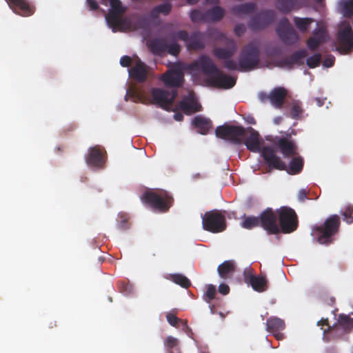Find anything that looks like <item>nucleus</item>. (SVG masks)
<instances>
[{
    "label": "nucleus",
    "instance_id": "1",
    "mask_svg": "<svg viewBox=\"0 0 353 353\" xmlns=\"http://www.w3.org/2000/svg\"><path fill=\"white\" fill-rule=\"evenodd\" d=\"M243 143L248 150L253 152H261L262 157L270 169L288 170L286 164L276 154V150L270 146H264L261 150L259 134L252 127L245 129Z\"/></svg>",
    "mask_w": 353,
    "mask_h": 353
},
{
    "label": "nucleus",
    "instance_id": "2",
    "mask_svg": "<svg viewBox=\"0 0 353 353\" xmlns=\"http://www.w3.org/2000/svg\"><path fill=\"white\" fill-rule=\"evenodd\" d=\"M341 224L340 217L337 214L329 216L323 225L314 226L312 229V235L321 244H328L332 241V236L336 234Z\"/></svg>",
    "mask_w": 353,
    "mask_h": 353
},
{
    "label": "nucleus",
    "instance_id": "3",
    "mask_svg": "<svg viewBox=\"0 0 353 353\" xmlns=\"http://www.w3.org/2000/svg\"><path fill=\"white\" fill-rule=\"evenodd\" d=\"M143 202L154 210L165 212L171 207L174 199L164 190H154L145 192L142 196Z\"/></svg>",
    "mask_w": 353,
    "mask_h": 353
},
{
    "label": "nucleus",
    "instance_id": "4",
    "mask_svg": "<svg viewBox=\"0 0 353 353\" xmlns=\"http://www.w3.org/2000/svg\"><path fill=\"white\" fill-rule=\"evenodd\" d=\"M239 63L240 72H250L259 67L260 50L256 43L250 42L242 48Z\"/></svg>",
    "mask_w": 353,
    "mask_h": 353
},
{
    "label": "nucleus",
    "instance_id": "5",
    "mask_svg": "<svg viewBox=\"0 0 353 353\" xmlns=\"http://www.w3.org/2000/svg\"><path fill=\"white\" fill-rule=\"evenodd\" d=\"M152 103L166 110L174 112L173 118L176 120V105L174 99L176 97V90H168L154 88L150 90Z\"/></svg>",
    "mask_w": 353,
    "mask_h": 353
},
{
    "label": "nucleus",
    "instance_id": "6",
    "mask_svg": "<svg viewBox=\"0 0 353 353\" xmlns=\"http://www.w3.org/2000/svg\"><path fill=\"white\" fill-rule=\"evenodd\" d=\"M336 50L347 54L353 52V30L347 21H343L339 26L336 37Z\"/></svg>",
    "mask_w": 353,
    "mask_h": 353
},
{
    "label": "nucleus",
    "instance_id": "7",
    "mask_svg": "<svg viewBox=\"0 0 353 353\" xmlns=\"http://www.w3.org/2000/svg\"><path fill=\"white\" fill-rule=\"evenodd\" d=\"M148 46L154 55H161L168 52L176 57V34L172 33L169 37L152 39L148 42Z\"/></svg>",
    "mask_w": 353,
    "mask_h": 353
},
{
    "label": "nucleus",
    "instance_id": "8",
    "mask_svg": "<svg viewBox=\"0 0 353 353\" xmlns=\"http://www.w3.org/2000/svg\"><path fill=\"white\" fill-rule=\"evenodd\" d=\"M280 232L289 234L295 231L299 225L298 217L294 210L283 206L276 210Z\"/></svg>",
    "mask_w": 353,
    "mask_h": 353
},
{
    "label": "nucleus",
    "instance_id": "9",
    "mask_svg": "<svg viewBox=\"0 0 353 353\" xmlns=\"http://www.w3.org/2000/svg\"><path fill=\"white\" fill-rule=\"evenodd\" d=\"M245 134V128L240 125L224 124L216 127L215 130L216 137L235 144L241 143Z\"/></svg>",
    "mask_w": 353,
    "mask_h": 353
},
{
    "label": "nucleus",
    "instance_id": "10",
    "mask_svg": "<svg viewBox=\"0 0 353 353\" xmlns=\"http://www.w3.org/2000/svg\"><path fill=\"white\" fill-rule=\"evenodd\" d=\"M202 225L205 230L212 233L221 232L226 228L225 218L219 211H209L202 216Z\"/></svg>",
    "mask_w": 353,
    "mask_h": 353
},
{
    "label": "nucleus",
    "instance_id": "11",
    "mask_svg": "<svg viewBox=\"0 0 353 353\" xmlns=\"http://www.w3.org/2000/svg\"><path fill=\"white\" fill-rule=\"evenodd\" d=\"M185 68L190 72L201 71L206 78L212 77L219 69L211 58L207 55H201L197 59L186 65Z\"/></svg>",
    "mask_w": 353,
    "mask_h": 353
},
{
    "label": "nucleus",
    "instance_id": "12",
    "mask_svg": "<svg viewBox=\"0 0 353 353\" xmlns=\"http://www.w3.org/2000/svg\"><path fill=\"white\" fill-rule=\"evenodd\" d=\"M206 34L199 31H195L189 34L185 30H178V39H181L186 43L189 50H201L205 48Z\"/></svg>",
    "mask_w": 353,
    "mask_h": 353
},
{
    "label": "nucleus",
    "instance_id": "13",
    "mask_svg": "<svg viewBox=\"0 0 353 353\" xmlns=\"http://www.w3.org/2000/svg\"><path fill=\"white\" fill-rule=\"evenodd\" d=\"M276 32L283 43L292 45L299 40V35L290 24L289 20L284 17L281 19L276 28Z\"/></svg>",
    "mask_w": 353,
    "mask_h": 353
},
{
    "label": "nucleus",
    "instance_id": "14",
    "mask_svg": "<svg viewBox=\"0 0 353 353\" xmlns=\"http://www.w3.org/2000/svg\"><path fill=\"white\" fill-rule=\"evenodd\" d=\"M276 19L273 10H261L251 18L248 26L253 31L261 30L272 23Z\"/></svg>",
    "mask_w": 353,
    "mask_h": 353
},
{
    "label": "nucleus",
    "instance_id": "15",
    "mask_svg": "<svg viewBox=\"0 0 353 353\" xmlns=\"http://www.w3.org/2000/svg\"><path fill=\"white\" fill-rule=\"evenodd\" d=\"M260 226L262 227L269 234H277L280 232L277 224V212L272 208H268L261 212L259 216Z\"/></svg>",
    "mask_w": 353,
    "mask_h": 353
},
{
    "label": "nucleus",
    "instance_id": "16",
    "mask_svg": "<svg viewBox=\"0 0 353 353\" xmlns=\"http://www.w3.org/2000/svg\"><path fill=\"white\" fill-rule=\"evenodd\" d=\"M205 82L209 86L228 90L235 85L236 78L228 75L218 69V72H216L212 77L206 78Z\"/></svg>",
    "mask_w": 353,
    "mask_h": 353
},
{
    "label": "nucleus",
    "instance_id": "17",
    "mask_svg": "<svg viewBox=\"0 0 353 353\" xmlns=\"http://www.w3.org/2000/svg\"><path fill=\"white\" fill-rule=\"evenodd\" d=\"M178 110H181L188 115H191L202 110V106L196 99L194 92H189L181 101H178Z\"/></svg>",
    "mask_w": 353,
    "mask_h": 353
},
{
    "label": "nucleus",
    "instance_id": "18",
    "mask_svg": "<svg viewBox=\"0 0 353 353\" xmlns=\"http://www.w3.org/2000/svg\"><path fill=\"white\" fill-rule=\"evenodd\" d=\"M308 0H276V8L283 14H288L292 10L307 6Z\"/></svg>",
    "mask_w": 353,
    "mask_h": 353
},
{
    "label": "nucleus",
    "instance_id": "19",
    "mask_svg": "<svg viewBox=\"0 0 353 353\" xmlns=\"http://www.w3.org/2000/svg\"><path fill=\"white\" fill-rule=\"evenodd\" d=\"M85 161L90 166L102 168L105 163V152L99 145L91 147L88 150Z\"/></svg>",
    "mask_w": 353,
    "mask_h": 353
},
{
    "label": "nucleus",
    "instance_id": "20",
    "mask_svg": "<svg viewBox=\"0 0 353 353\" xmlns=\"http://www.w3.org/2000/svg\"><path fill=\"white\" fill-rule=\"evenodd\" d=\"M307 51L304 49L297 50L292 54L283 58L279 63L282 67L292 69L294 65H302L304 64V59L307 57Z\"/></svg>",
    "mask_w": 353,
    "mask_h": 353
},
{
    "label": "nucleus",
    "instance_id": "21",
    "mask_svg": "<svg viewBox=\"0 0 353 353\" xmlns=\"http://www.w3.org/2000/svg\"><path fill=\"white\" fill-rule=\"evenodd\" d=\"M129 75L133 80L143 83L148 77L147 65L140 59H137L134 65L129 69Z\"/></svg>",
    "mask_w": 353,
    "mask_h": 353
},
{
    "label": "nucleus",
    "instance_id": "22",
    "mask_svg": "<svg viewBox=\"0 0 353 353\" xmlns=\"http://www.w3.org/2000/svg\"><path fill=\"white\" fill-rule=\"evenodd\" d=\"M9 6L17 14L23 17L30 16L34 13L33 7L27 0H6Z\"/></svg>",
    "mask_w": 353,
    "mask_h": 353
},
{
    "label": "nucleus",
    "instance_id": "23",
    "mask_svg": "<svg viewBox=\"0 0 353 353\" xmlns=\"http://www.w3.org/2000/svg\"><path fill=\"white\" fill-rule=\"evenodd\" d=\"M288 91L283 87L274 88L268 94L270 103L277 109H281L287 97Z\"/></svg>",
    "mask_w": 353,
    "mask_h": 353
},
{
    "label": "nucleus",
    "instance_id": "24",
    "mask_svg": "<svg viewBox=\"0 0 353 353\" xmlns=\"http://www.w3.org/2000/svg\"><path fill=\"white\" fill-rule=\"evenodd\" d=\"M227 47H216L213 49L214 55L219 59H228L232 58L235 54L237 47L232 39H227Z\"/></svg>",
    "mask_w": 353,
    "mask_h": 353
},
{
    "label": "nucleus",
    "instance_id": "25",
    "mask_svg": "<svg viewBox=\"0 0 353 353\" xmlns=\"http://www.w3.org/2000/svg\"><path fill=\"white\" fill-rule=\"evenodd\" d=\"M111 6V10L108 14V18L110 21L119 24L120 17L125 12V10L122 6L120 0H108Z\"/></svg>",
    "mask_w": 353,
    "mask_h": 353
},
{
    "label": "nucleus",
    "instance_id": "26",
    "mask_svg": "<svg viewBox=\"0 0 353 353\" xmlns=\"http://www.w3.org/2000/svg\"><path fill=\"white\" fill-rule=\"evenodd\" d=\"M332 329H335V332L342 330L341 335L343 333L353 332V318L344 314H339L337 322L333 325Z\"/></svg>",
    "mask_w": 353,
    "mask_h": 353
},
{
    "label": "nucleus",
    "instance_id": "27",
    "mask_svg": "<svg viewBox=\"0 0 353 353\" xmlns=\"http://www.w3.org/2000/svg\"><path fill=\"white\" fill-rule=\"evenodd\" d=\"M277 146L284 157L290 158L297 154L294 143L286 138L279 139Z\"/></svg>",
    "mask_w": 353,
    "mask_h": 353
},
{
    "label": "nucleus",
    "instance_id": "28",
    "mask_svg": "<svg viewBox=\"0 0 353 353\" xmlns=\"http://www.w3.org/2000/svg\"><path fill=\"white\" fill-rule=\"evenodd\" d=\"M192 124L197 131L202 134H206L212 128V121L202 115H197L192 121Z\"/></svg>",
    "mask_w": 353,
    "mask_h": 353
},
{
    "label": "nucleus",
    "instance_id": "29",
    "mask_svg": "<svg viewBox=\"0 0 353 353\" xmlns=\"http://www.w3.org/2000/svg\"><path fill=\"white\" fill-rule=\"evenodd\" d=\"M159 79L167 88L176 90V64H174L170 70L163 74Z\"/></svg>",
    "mask_w": 353,
    "mask_h": 353
},
{
    "label": "nucleus",
    "instance_id": "30",
    "mask_svg": "<svg viewBox=\"0 0 353 353\" xmlns=\"http://www.w3.org/2000/svg\"><path fill=\"white\" fill-rule=\"evenodd\" d=\"M225 11L221 6H216L205 10V22L215 23L220 21L225 16Z\"/></svg>",
    "mask_w": 353,
    "mask_h": 353
},
{
    "label": "nucleus",
    "instance_id": "31",
    "mask_svg": "<svg viewBox=\"0 0 353 353\" xmlns=\"http://www.w3.org/2000/svg\"><path fill=\"white\" fill-rule=\"evenodd\" d=\"M248 282L252 288L258 292H263L268 289V281L263 276L250 275Z\"/></svg>",
    "mask_w": 353,
    "mask_h": 353
},
{
    "label": "nucleus",
    "instance_id": "32",
    "mask_svg": "<svg viewBox=\"0 0 353 353\" xmlns=\"http://www.w3.org/2000/svg\"><path fill=\"white\" fill-rule=\"evenodd\" d=\"M256 8V6L254 3H245L233 6L231 11L235 16L241 17L254 12Z\"/></svg>",
    "mask_w": 353,
    "mask_h": 353
},
{
    "label": "nucleus",
    "instance_id": "33",
    "mask_svg": "<svg viewBox=\"0 0 353 353\" xmlns=\"http://www.w3.org/2000/svg\"><path fill=\"white\" fill-rule=\"evenodd\" d=\"M234 263L230 260L225 261L217 268L219 276L223 279L230 278L234 272Z\"/></svg>",
    "mask_w": 353,
    "mask_h": 353
},
{
    "label": "nucleus",
    "instance_id": "34",
    "mask_svg": "<svg viewBox=\"0 0 353 353\" xmlns=\"http://www.w3.org/2000/svg\"><path fill=\"white\" fill-rule=\"evenodd\" d=\"M285 327V321L280 318L271 316L266 321V330L271 333L283 330Z\"/></svg>",
    "mask_w": 353,
    "mask_h": 353
},
{
    "label": "nucleus",
    "instance_id": "35",
    "mask_svg": "<svg viewBox=\"0 0 353 353\" xmlns=\"http://www.w3.org/2000/svg\"><path fill=\"white\" fill-rule=\"evenodd\" d=\"M170 11L171 5L169 3H164L153 8L149 14V18L155 20L159 17L160 14L165 16L168 15Z\"/></svg>",
    "mask_w": 353,
    "mask_h": 353
},
{
    "label": "nucleus",
    "instance_id": "36",
    "mask_svg": "<svg viewBox=\"0 0 353 353\" xmlns=\"http://www.w3.org/2000/svg\"><path fill=\"white\" fill-rule=\"evenodd\" d=\"M339 13L344 17L350 18L353 16V0H340L338 3Z\"/></svg>",
    "mask_w": 353,
    "mask_h": 353
},
{
    "label": "nucleus",
    "instance_id": "37",
    "mask_svg": "<svg viewBox=\"0 0 353 353\" xmlns=\"http://www.w3.org/2000/svg\"><path fill=\"white\" fill-rule=\"evenodd\" d=\"M316 26L317 27L312 32V37L324 43L328 38L327 27L321 21H318Z\"/></svg>",
    "mask_w": 353,
    "mask_h": 353
},
{
    "label": "nucleus",
    "instance_id": "38",
    "mask_svg": "<svg viewBox=\"0 0 353 353\" xmlns=\"http://www.w3.org/2000/svg\"><path fill=\"white\" fill-rule=\"evenodd\" d=\"M314 19L310 17L301 18L299 17H294L293 18L294 23L296 28L301 32H307L310 25L314 22Z\"/></svg>",
    "mask_w": 353,
    "mask_h": 353
},
{
    "label": "nucleus",
    "instance_id": "39",
    "mask_svg": "<svg viewBox=\"0 0 353 353\" xmlns=\"http://www.w3.org/2000/svg\"><path fill=\"white\" fill-rule=\"evenodd\" d=\"M303 167V160L301 157H294L292 159L288 172L290 174H296L301 172Z\"/></svg>",
    "mask_w": 353,
    "mask_h": 353
},
{
    "label": "nucleus",
    "instance_id": "40",
    "mask_svg": "<svg viewBox=\"0 0 353 353\" xmlns=\"http://www.w3.org/2000/svg\"><path fill=\"white\" fill-rule=\"evenodd\" d=\"M243 228L250 230L255 227L260 226V218L259 216H246L241 224Z\"/></svg>",
    "mask_w": 353,
    "mask_h": 353
},
{
    "label": "nucleus",
    "instance_id": "41",
    "mask_svg": "<svg viewBox=\"0 0 353 353\" xmlns=\"http://www.w3.org/2000/svg\"><path fill=\"white\" fill-rule=\"evenodd\" d=\"M303 112L302 103L299 101H294L290 111L291 117L294 119H300Z\"/></svg>",
    "mask_w": 353,
    "mask_h": 353
},
{
    "label": "nucleus",
    "instance_id": "42",
    "mask_svg": "<svg viewBox=\"0 0 353 353\" xmlns=\"http://www.w3.org/2000/svg\"><path fill=\"white\" fill-rule=\"evenodd\" d=\"M190 19L194 23L205 22V11L194 9L190 12Z\"/></svg>",
    "mask_w": 353,
    "mask_h": 353
},
{
    "label": "nucleus",
    "instance_id": "43",
    "mask_svg": "<svg viewBox=\"0 0 353 353\" xmlns=\"http://www.w3.org/2000/svg\"><path fill=\"white\" fill-rule=\"evenodd\" d=\"M322 56L320 53H316L306 59V64L310 68H315L319 66Z\"/></svg>",
    "mask_w": 353,
    "mask_h": 353
},
{
    "label": "nucleus",
    "instance_id": "44",
    "mask_svg": "<svg viewBox=\"0 0 353 353\" xmlns=\"http://www.w3.org/2000/svg\"><path fill=\"white\" fill-rule=\"evenodd\" d=\"M343 220L347 223H353V206L348 205L345 208V211L342 213Z\"/></svg>",
    "mask_w": 353,
    "mask_h": 353
},
{
    "label": "nucleus",
    "instance_id": "45",
    "mask_svg": "<svg viewBox=\"0 0 353 353\" xmlns=\"http://www.w3.org/2000/svg\"><path fill=\"white\" fill-rule=\"evenodd\" d=\"M192 285L190 280L182 274L178 273V285L188 289Z\"/></svg>",
    "mask_w": 353,
    "mask_h": 353
},
{
    "label": "nucleus",
    "instance_id": "46",
    "mask_svg": "<svg viewBox=\"0 0 353 353\" xmlns=\"http://www.w3.org/2000/svg\"><path fill=\"white\" fill-rule=\"evenodd\" d=\"M164 345L168 353H174L172 349L176 345V339L172 336H168L164 341Z\"/></svg>",
    "mask_w": 353,
    "mask_h": 353
},
{
    "label": "nucleus",
    "instance_id": "47",
    "mask_svg": "<svg viewBox=\"0 0 353 353\" xmlns=\"http://www.w3.org/2000/svg\"><path fill=\"white\" fill-rule=\"evenodd\" d=\"M224 67L229 70H239V63H238L231 58L225 59L223 62Z\"/></svg>",
    "mask_w": 353,
    "mask_h": 353
},
{
    "label": "nucleus",
    "instance_id": "48",
    "mask_svg": "<svg viewBox=\"0 0 353 353\" xmlns=\"http://www.w3.org/2000/svg\"><path fill=\"white\" fill-rule=\"evenodd\" d=\"M181 327L182 330L190 338H193V332L188 327L187 321L178 318V327Z\"/></svg>",
    "mask_w": 353,
    "mask_h": 353
},
{
    "label": "nucleus",
    "instance_id": "49",
    "mask_svg": "<svg viewBox=\"0 0 353 353\" xmlns=\"http://www.w3.org/2000/svg\"><path fill=\"white\" fill-rule=\"evenodd\" d=\"M322 43H323L321 41H319L312 37H310L306 42L307 48L311 51H315Z\"/></svg>",
    "mask_w": 353,
    "mask_h": 353
},
{
    "label": "nucleus",
    "instance_id": "50",
    "mask_svg": "<svg viewBox=\"0 0 353 353\" xmlns=\"http://www.w3.org/2000/svg\"><path fill=\"white\" fill-rule=\"evenodd\" d=\"M182 63L178 61V88L181 87L183 84L184 81V75L183 72V69L187 70L185 67H183Z\"/></svg>",
    "mask_w": 353,
    "mask_h": 353
},
{
    "label": "nucleus",
    "instance_id": "51",
    "mask_svg": "<svg viewBox=\"0 0 353 353\" xmlns=\"http://www.w3.org/2000/svg\"><path fill=\"white\" fill-rule=\"evenodd\" d=\"M216 290L214 285H209L205 292V296L208 302H210L215 298Z\"/></svg>",
    "mask_w": 353,
    "mask_h": 353
},
{
    "label": "nucleus",
    "instance_id": "52",
    "mask_svg": "<svg viewBox=\"0 0 353 353\" xmlns=\"http://www.w3.org/2000/svg\"><path fill=\"white\" fill-rule=\"evenodd\" d=\"M119 227L121 230H127L129 228L128 219L126 215H120V223Z\"/></svg>",
    "mask_w": 353,
    "mask_h": 353
},
{
    "label": "nucleus",
    "instance_id": "53",
    "mask_svg": "<svg viewBox=\"0 0 353 353\" xmlns=\"http://www.w3.org/2000/svg\"><path fill=\"white\" fill-rule=\"evenodd\" d=\"M166 319L168 323L173 327H176V314L172 312H168L166 314Z\"/></svg>",
    "mask_w": 353,
    "mask_h": 353
},
{
    "label": "nucleus",
    "instance_id": "54",
    "mask_svg": "<svg viewBox=\"0 0 353 353\" xmlns=\"http://www.w3.org/2000/svg\"><path fill=\"white\" fill-rule=\"evenodd\" d=\"M335 61V58L333 55H328L325 57L324 61H323V66L326 68H330L334 65Z\"/></svg>",
    "mask_w": 353,
    "mask_h": 353
},
{
    "label": "nucleus",
    "instance_id": "55",
    "mask_svg": "<svg viewBox=\"0 0 353 353\" xmlns=\"http://www.w3.org/2000/svg\"><path fill=\"white\" fill-rule=\"evenodd\" d=\"M132 63V59L130 57L125 55L120 59V64L123 67H129Z\"/></svg>",
    "mask_w": 353,
    "mask_h": 353
},
{
    "label": "nucleus",
    "instance_id": "56",
    "mask_svg": "<svg viewBox=\"0 0 353 353\" xmlns=\"http://www.w3.org/2000/svg\"><path fill=\"white\" fill-rule=\"evenodd\" d=\"M318 325L319 326H327V332L330 333H333L335 332V329H332L333 326H330L328 323V319H322L318 322Z\"/></svg>",
    "mask_w": 353,
    "mask_h": 353
},
{
    "label": "nucleus",
    "instance_id": "57",
    "mask_svg": "<svg viewBox=\"0 0 353 353\" xmlns=\"http://www.w3.org/2000/svg\"><path fill=\"white\" fill-rule=\"evenodd\" d=\"M245 32V26L244 24L240 23L235 26L234 32L238 37L241 36Z\"/></svg>",
    "mask_w": 353,
    "mask_h": 353
},
{
    "label": "nucleus",
    "instance_id": "58",
    "mask_svg": "<svg viewBox=\"0 0 353 353\" xmlns=\"http://www.w3.org/2000/svg\"><path fill=\"white\" fill-rule=\"evenodd\" d=\"M219 292L223 295H226L230 292V288L227 284L221 283L219 286Z\"/></svg>",
    "mask_w": 353,
    "mask_h": 353
},
{
    "label": "nucleus",
    "instance_id": "59",
    "mask_svg": "<svg viewBox=\"0 0 353 353\" xmlns=\"http://www.w3.org/2000/svg\"><path fill=\"white\" fill-rule=\"evenodd\" d=\"M120 290L124 293L125 295L130 294L132 290V287L128 284H120L119 285Z\"/></svg>",
    "mask_w": 353,
    "mask_h": 353
},
{
    "label": "nucleus",
    "instance_id": "60",
    "mask_svg": "<svg viewBox=\"0 0 353 353\" xmlns=\"http://www.w3.org/2000/svg\"><path fill=\"white\" fill-rule=\"evenodd\" d=\"M307 192L305 189H301L298 193V199L301 202H303L307 199Z\"/></svg>",
    "mask_w": 353,
    "mask_h": 353
},
{
    "label": "nucleus",
    "instance_id": "61",
    "mask_svg": "<svg viewBox=\"0 0 353 353\" xmlns=\"http://www.w3.org/2000/svg\"><path fill=\"white\" fill-rule=\"evenodd\" d=\"M90 10H97L99 8L98 3L95 0H87Z\"/></svg>",
    "mask_w": 353,
    "mask_h": 353
},
{
    "label": "nucleus",
    "instance_id": "62",
    "mask_svg": "<svg viewBox=\"0 0 353 353\" xmlns=\"http://www.w3.org/2000/svg\"><path fill=\"white\" fill-rule=\"evenodd\" d=\"M137 25H138L139 28L145 29L146 28V26H148V23H147V21H145V20L143 19V18H141L137 21Z\"/></svg>",
    "mask_w": 353,
    "mask_h": 353
},
{
    "label": "nucleus",
    "instance_id": "63",
    "mask_svg": "<svg viewBox=\"0 0 353 353\" xmlns=\"http://www.w3.org/2000/svg\"><path fill=\"white\" fill-rule=\"evenodd\" d=\"M274 337L280 341V340H283L284 339V334L283 333L281 332V331H277L276 332H272Z\"/></svg>",
    "mask_w": 353,
    "mask_h": 353
},
{
    "label": "nucleus",
    "instance_id": "64",
    "mask_svg": "<svg viewBox=\"0 0 353 353\" xmlns=\"http://www.w3.org/2000/svg\"><path fill=\"white\" fill-rule=\"evenodd\" d=\"M259 97L260 99L263 102L266 100H268V94H267L266 93H261Z\"/></svg>",
    "mask_w": 353,
    "mask_h": 353
}]
</instances>
